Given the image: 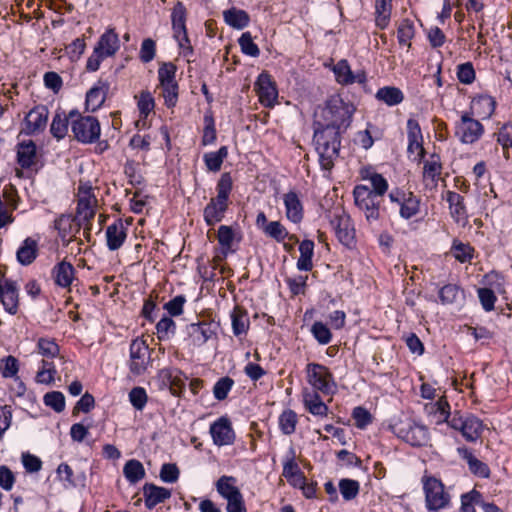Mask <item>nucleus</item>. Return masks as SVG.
<instances>
[{
	"label": "nucleus",
	"instance_id": "nucleus-11",
	"mask_svg": "<svg viewBox=\"0 0 512 512\" xmlns=\"http://www.w3.org/2000/svg\"><path fill=\"white\" fill-rule=\"evenodd\" d=\"M49 110L45 105L33 107L25 116L22 132L26 135H34L43 132L47 126Z\"/></svg>",
	"mask_w": 512,
	"mask_h": 512
},
{
	"label": "nucleus",
	"instance_id": "nucleus-18",
	"mask_svg": "<svg viewBox=\"0 0 512 512\" xmlns=\"http://www.w3.org/2000/svg\"><path fill=\"white\" fill-rule=\"evenodd\" d=\"M1 303L4 309L11 315H15L18 312L19 305V294L18 286L14 280L5 279L3 281V294Z\"/></svg>",
	"mask_w": 512,
	"mask_h": 512
},
{
	"label": "nucleus",
	"instance_id": "nucleus-14",
	"mask_svg": "<svg viewBox=\"0 0 512 512\" xmlns=\"http://www.w3.org/2000/svg\"><path fill=\"white\" fill-rule=\"evenodd\" d=\"M145 507L152 510L158 504L164 503L172 495L171 489L157 486L154 483H145L143 488Z\"/></svg>",
	"mask_w": 512,
	"mask_h": 512
},
{
	"label": "nucleus",
	"instance_id": "nucleus-42",
	"mask_svg": "<svg viewBox=\"0 0 512 512\" xmlns=\"http://www.w3.org/2000/svg\"><path fill=\"white\" fill-rule=\"evenodd\" d=\"M420 203V198L409 191L404 206L399 209L400 216L406 220L416 216L420 212Z\"/></svg>",
	"mask_w": 512,
	"mask_h": 512
},
{
	"label": "nucleus",
	"instance_id": "nucleus-34",
	"mask_svg": "<svg viewBox=\"0 0 512 512\" xmlns=\"http://www.w3.org/2000/svg\"><path fill=\"white\" fill-rule=\"evenodd\" d=\"M123 474L131 484H136L145 477V469L139 460L131 459L125 463Z\"/></svg>",
	"mask_w": 512,
	"mask_h": 512
},
{
	"label": "nucleus",
	"instance_id": "nucleus-5",
	"mask_svg": "<svg viewBox=\"0 0 512 512\" xmlns=\"http://www.w3.org/2000/svg\"><path fill=\"white\" fill-rule=\"evenodd\" d=\"M355 205L365 214L367 221H377L380 217L381 197L371 192L366 185H356L353 190Z\"/></svg>",
	"mask_w": 512,
	"mask_h": 512
},
{
	"label": "nucleus",
	"instance_id": "nucleus-49",
	"mask_svg": "<svg viewBox=\"0 0 512 512\" xmlns=\"http://www.w3.org/2000/svg\"><path fill=\"white\" fill-rule=\"evenodd\" d=\"M39 354L46 358H55L59 356L60 347L54 339L41 337L37 341Z\"/></svg>",
	"mask_w": 512,
	"mask_h": 512
},
{
	"label": "nucleus",
	"instance_id": "nucleus-35",
	"mask_svg": "<svg viewBox=\"0 0 512 512\" xmlns=\"http://www.w3.org/2000/svg\"><path fill=\"white\" fill-rule=\"evenodd\" d=\"M463 458L467 461L471 473L482 478H488L490 476L488 465L477 459L468 449H463Z\"/></svg>",
	"mask_w": 512,
	"mask_h": 512
},
{
	"label": "nucleus",
	"instance_id": "nucleus-12",
	"mask_svg": "<svg viewBox=\"0 0 512 512\" xmlns=\"http://www.w3.org/2000/svg\"><path fill=\"white\" fill-rule=\"evenodd\" d=\"M259 101L265 107H272L278 97V90L272 76L263 71L259 74L255 83Z\"/></svg>",
	"mask_w": 512,
	"mask_h": 512
},
{
	"label": "nucleus",
	"instance_id": "nucleus-31",
	"mask_svg": "<svg viewBox=\"0 0 512 512\" xmlns=\"http://www.w3.org/2000/svg\"><path fill=\"white\" fill-rule=\"evenodd\" d=\"M228 156V148L227 146H221L215 152H208L203 155V160L206 168L211 172H218L221 169V166L224 160Z\"/></svg>",
	"mask_w": 512,
	"mask_h": 512
},
{
	"label": "nucleus",
	"instance_id": "nucleus-54",
	"mask_svg": "<svg viewBox=\"0 0 512 512\" xmlns=\"http://www.w3.org/2000/svg\"><path fill=\"white\" fill-rule=\"evenodd\" d=\"M234 385V380L228 376L220 378L213 387V395L218 401L225 400Z\"/></svg>",
	"mask_w": 512,
	"mask_h": 512
},
{
	"label": "nucleus",
	"instance_id": "nucleus-26",
	"mask_svg": "<svg viewBox=\"0 0 512 512\" xmlns=\"http://www.w3.org/2000/svg\"><path fill=\"white\" fill-rule=\"evenodd\" d=\"M188 333L192 337L194 344L201 346L215 334V331L210 323L198 322L188 326Z\"/></svg>",
	"mask_w": 512,
	"mask_h": 512
},
{
	"label": "nucleus",
	"instance_id": "nucleus-56",
	"mask_svg": "<svg viewBox=\"0 0 512 512\" xmlns=\"http://www.w3.org/2000/svg\"><path fill=\"white\" fill-rule=\"evenodd\" d=\"M44 404L60 413L65 409V397L60 391H51L44 395Z\"/></svg>",
	"mask_w": 512,
	"mask_h": 512
},
{
	"label": "nucleus",
	"instance_id": "nucleus-28",
	"mask_svg": "<svg viewBox=\"0 0 512 512\" xmlns=\"http://www.w3.org/2000/svg\"><path fill=\"white\" fill-rule=\"evenodd\" d=\"M446 201L449 204L450 214L456 222L466 219L467 210L464 204V198L459 193L448 191Z\"/></svg>",
	"mask_w": 512,
	"mask_h": 512
},
{
	"label": "nucleus",
	"instance_id": "nucleus-30",
	"mask_svg": "<svg viewBox=\"0 0 512 512\" xmlns=\"http://www.w3.org/2000/svg\"><path fill=\"white\" fill-rule=\"evenodd\" d=\"M377 100L388 106H395L404 100L403 92L394 86H385L380 88L376 93Z\"/></svg>",
	"mask_w": 512,
	"mask_h": 512
},
{
	"label": "nucleus",
	"instance_id": "nucleus-3",
	"mask_svg": "<svg viewBox=\"0 0 512 512\" xmlns=\"http://www.w3.org/2000/svg\"><path fill=\"white\" fill-rule=\"evenodd\" d=\"M388 427L394 435L413 447H423L429 444L428 428L411 418H399L391 422Z\"/></svg>",
	"mask_w": 512,
	"mask_h": 512
},
{
	"label": "nucleus",
	"instance_id": "nucleus-41",
	"mask_svg": "<svg viewBox=\"0 0 512 512\" xmlns=\"http://www.w3.org/2000/svg\"><path fill=\"white\" fill-rule=\"evenodd\" d=\"M441 172H442V164L440 161V156L436 153H433L430 156V159L425 161V163H424L423 177L429 178L433 182H437Z\"/></svg>",
	"mask_w": 512,
	"mask_h": 512
},
{
	"label": "nucleus",
	"instance_id": "nucleus-8",
	"mask_svg": "<svg viewBox=\"0 0 512 512\" xmlns=\"http://www.w3.org/2000/svg\"><path fill=\"white\" fill-rule=\"evenodd\" d=\"M71 131L78 142L91 144L99 139L101 128L96 117L85 116L72 120Z\"/></svg>",
	"mask_w": 512,
	"mask_h": 512
},
{
	"label": "nucleus",
	"instance_id": "nucleus-36",
	"mask_svg": "<svg viewBox=\"0 0 512 512\" xmlns=\"http://www.w3.org/2000/svg\"><path fill=\"white\" fill-rule=\"evenodd\" d=\"M69 127V117H66L65 112L58 111L53 117L50 132L54 138L57 140L63 139L68 132Z\"/></svg>",
	"mask_w": 512,
	"mask_h": 512
},
{
	"label": "nucleus",
	"instance_id": "nucleus-52",
	"mask_svg": "<svg viewBox=\"0 0 512 512\" xmlns=\"http://www.w3.org/2000/svg\"><path fill=\"white\" fill-rule=\"evenodd\" d=\"M311 334L320 345H327L332 340L330 329L321 321H315L311 326Z\"/></svg>",
	"mask_w": 512,
	"mask_h": 512
},
{
	"label": "nucleus",
	"instance_id": "nucleus-43",
	"mask_svg": "<svg viewBox=\"0 0 512 512\" xmlns=\"http://www.w3.org/2000/svg\"><path fill=\"white\" fill-rule=\"evenodd\" d=\"M362 178L368 179L371 182V192H375L376 195L382 197L388 190L387 180L379 173L362 171Z\"/></svg>",
	"mask_w": 512,
	"mask_h": 512
},
{
	"label": "nucleus",
	"instance_id": "nucleus-2",
	"mask_svg": "<svg viewBox=\"0 0 512 512\" xmlns=\"http://www.w3.org/2000/svg\"><path fill=\"white\" fill-rule=\"evenodd\" d=\"M233 180L229 172L223 173L216 185L217 195L212 197L203 210V218L208 226L221 222L230 204Z\"/></svg>",
	"mask_w": 512,
	"mask_h": 512
},
{
	"label": "nucleus",
	"instance_id": "nucleus-40",
	"mask_svg": "<svg viewBox=\"0 0 512 512\" xmlns=\"http://www.w3.org/2000/svg\"><path fill=\"white\" fill-rule=\"evenodd\" d=\"M459 298H464V291L456 284L444 285L439 290V299L443 305L453 304Z\"/></svg>",
	"mask_w": 512,
	"mask_h": 512
},
{
	"label": "nucleus",
	"instance_id": "nucleus-33",
	"mask_svg": "<svg viewBox=\"0 0 512 512\" xmlns=\"http://www.w3.org/2000/svg\"><path fill=\"white\" fill-rule=\"evenodd\" d=\"M392 0H376L375 24L379 29H385L390 21Z\"/></svg>",
	"mask_w": 512,
	"mask_h": 512
},
{
	"label": "nucleus",
	"instance_id": "nucleus-23",
	"mask_svg": "<svg viewBox=\"0 0 512 512\" xmlns=\"http://www.w3.org/2000/svg\"><path fill=\"white\" fill-rule=\"evenodd\" d=\"M75 269L69 262L62 261L56 264L52 270L55 283L63 288L69 287L74 279Z\"/></svg>",
	"mask_w": 512,
	"mask_h": 512
},
{
	"label": "nucleus",
	"instance_id": "nucleus-13",
	"mask_svg": "<svg viewBox=\"0 0 512 512\" xmlns=\"http://www.w3.org/2000/svg\"><path fill=\"white\" fill-rule=\"evenodd\" d=\"M210 434L214 444L217 446L231 445L235 440V433L231 421L225 416L220 417L211 424Z\"/></svg>",
	"mask_w": 512,
	"mask_h": 512
},
{
	"label": "nucleus",
	"instance_id": "nucleus-48",
	"mask_svg": "<svg viewBox=\"0 0 512 512\" xmlns=\"http://www.w3.org/2000/svg\"><path fill=\"white\" fill-rule=\"evenodd\" d=\"M57 374V370L52 361L43 359L41 361V368L36 374V380L42 384H51L55 380V375Z\"/></svg>",
	"mask_w": 512,
	"mask_h": 512
},
{
	"label": "nucleus",
	"instance_id": "nucleus-15",
	"mask_svg": "<svg viewBox=\"0 0 512 512\" xmlns=\"http://www.w3.org/2000/svg\"><path fill=\"white\" fill-rule=\"evenodd\" d=\"M109 83L100 79L87 93L85 106L86 111L95 112L105 102L106 95L109 91Z\"/></svg>",
	"mask_w": 512,
	"mask_h": 512
},
{
	"label": "nucleus",
	"instance_id": "nucleus-53",
	"mask_svg": "<svg viewBox=\"0 0 512 512\" xmlns=\"http://www.w3.org/2000/svg\"><path fill=\"white\" fill-rule=\"evenodd\" d=\"M264 233L279 243H282L288 236L286 227L280 221H270L264 227Z\"/></svg>",
	"mask_w": 512,
	"mask_h": 512
},
{
	"label": "nucleus",
	"instance_id": "nucleus-10",
	"mask_svg": "<svg viewBox=\"0 0 512 512\" xmlns=\"http://www.w3.org/2000/svg\"><path fill=\"white\" fill-rule=\"evenodd\" d=\"M483 133L484 127L478 120L472 118L468 113L461 115V120L456 125L455 134L462 143L473 144Z\"/></svg>",
	"mask_w": 512,
	"mask_h": 512
},
{
	"label": "nucleus",
	"instance_id": "nucleus-50",
	"mask_svg": "<svg viewBox=\"0 0 512 512\" xmlns=\"http://www.w3.org/2000/svg\"><path fill=\"white\" fill-rule=\"evenodd\" d=\"M157 337L160 341L168 340L175 334L176 323L171 317L164 316L157 324Z\"/></svg>",
	"mask_w": 512,
	"mask_h": 512
},
{
	"label": "nucleus",
	"instance_id": "nucleus-9",
	"mask_svg": "<svg viewBox=\"0 0 512 512\" xmlns=\"http://www.w3.org/2000/svg\"><path fill=\"white\" fill-rule=\"evenodd\" d=\"M330 224L342 245L347 248L355 245V229L348 214L344 211H334L330 216Z\"/></svg>",
	"mask_w": 512,
	"mask_h": 512
},
{
	"label": "nucleus",
	"instance_id": "nucleus-17",
	"mask_svg": "<svg viewBox=\"0 0 512 512\" xmlns=\"http://www.w3.org/2000/svg\"><path fill=\"white\" fill-rule=\"evenodd\" d=\"M127 238V228L123 220L118 218L106 228V244L110 251L121 248Z\"/></svg>",
	"mask_w": 512,
	"mask_h": 512
},
{
	"label": "nucleus",
	"instance_id": "nucleus-55",
	"mask_svg": "<svg viewBox=\"0 0 512 512\" xmlns=\"http://www.w3.org/2000/svg\"><path fill=\"white\" fill-rule=\"evenodd\" d=\"M238 44L243 54L251 57H258L260 55V49L254 43L250 32H244L238 39Z\"/></svg>",
	"mask_w": 512,
	"mask_h": 512
},
{
	"label": "nucleus",
	"instance_id": "nucleus-24",
	"mask_svg": "<svg viewBox=\"0 0 512 512\" xmlns=\"http://www.w3.org/2000/svg\"><path fill=\"white\" fill-rule=\"evenodd\" d=\"M38 255V243L31 237H27L18 248L16 253L17 261L23 265L28 266L36 259Z\"/></svg>",
	"mask_w": 512,
	"mask_h": 512
},
{
	"label": "nucleus",
	"instance_id": "nucleus-51",
	"mask_svg": "<svg viewBox=\"0 0 512 512\" xmlns=\"http://www.w3.org/2000/svg\"><path fill=\"white\" fill-rule=\"evenodd\" d=\"M414 37V25L409 19H403L397 29V38L400 45L411 46V39Z\"/></svg>",
	"mask_w": 512,
	"mask_h": 512
},
{
	"label": "nucleus",
	"instance_id": "nucleus-1",
	"mask_svg": "<svg viewBox=\"0 0 512 512\" xmlns=\"http://www.w3.org/2000/svg\"><path fill=\"white\" fill-rule=\"evenodd\" d=\"M356 107L339 94L330 96L313 122V143L322 170L330 172L339 157L341 135L352 123Z\"/></svg>",
	"mask_w": 512,
	"mask_h": 512
},
{
	"label": "nucleus",
	"instance_id": "nucleus-25",
	"mask_svg": "<svg viewBox=\"0 0 512 512\" xmlns=\"http://www.w3.org/2000/svg\"><path fill=\"white\" fill-rule=\"evenodd\" d=\"M223 18L227 25L238 30L244 29L250 22L249 14L236 7H231L230 9L223 11Z\"/></svg>",
	"mask_w": 512,
	"mask_h": 512
},
{
	"label": "nucleus",
	"instance_id": "nucleus-22",
	"mask_svg": "<svg viewBox=\"0 0 512 512\" xmlns=\"http://www.w3.org/2000/svg\"><path fill=\"white\" fill-rule=\"evenodd\" d=\"M186 17L187 11L184 4L177 1L171 13L172 29L174 37H178L179 34H183V39L187 41Z\"/></svg>",
	"mask_w": 512,
	"mask_h": 512
},
{
	"label": "nucleus",
	"instance_id": "nucleus-19",
	"mask_svg": "<svg viewBox=\"0 0 512 512\" xmlns=\"http://www.w3.org/2000/svg\"><path fill=\"white\" fill-rule=\"evenodd\" d=\"M119 46L118 34L113 28H110L100 36L94 49H96L97 53L101 52L107 58L113 56L118 51Z\"/></svg>",
	"mask_w": 512,
	"mask_h": 512
},
{
	"label": "nucleus",
	"instance_id": "nucleus-60",
	"mask_svg": "<svg viewBox=\"0 0 512 512\" xmlns=\"http://www.w3.org/2000/svg\"><path fill=\"white\" fill-rule=\"evenodd\" d=\"M0 371L4 378H13L19 371V362L17 358L9 355L1 360Z\"/></svg>",
	"mask_w": 512,
	"mask_h": 512
},
{
	"label": "nucleus",
	"instance_id": "nucleus-46",
	"mask_svg": "<svg viewBox=\"0 0 512 512\" xmlns=\"http://www.w3.org/2000/svg\"><path fill=\"white\" fill-rule=\"evenodd\" d=\"M235 236H236L235 231L233 230V228L231 226L221 225L218 228L217 239H218V242L221 246L223 253L226 254L230 251H233L232 243L235 239Z\"/></svg>",
	"mask_w": 512,
	"mask_h": 512
},
{
	"label": "nucleus",
	"instance_id": "nucleus-20",
	"mask_svg": "<svg viewBox=\"0 0 512 512\" xmlns=\"http://www.w3.org/2000/svg\"><path fill=\"white\" fill-rule=\"evenodd\" d=\"M496 101L489 95H479L471 102V113L482 119H488L495 111Z\"/></svg>",
	"mask_w": 512,
	"mask_h": 512
},
{
	"label": "nucleus",
	"instance_id": "nucleus-57",
	"mask_svg": "<svg viewBox=\"0 0 512 512\" xmlns=\"http://www.w3.org/2000/svg\"><path fill=\"white\" fill-rule=\"evenodd\" d=\"M451 250L455 259L461 263L470 261L474 251L469 244H464L457 240H454Z\"/></svg>",
	"mask_w": 512,
	"mask_h": 512
},
{
	"label": "nucleus",
	"instance_id": "nucleus-38",
	"mask_svg": "<svg viewBox=\"0 0 512 512\" xmlns=\"http://www.w3.org/2000/svg\"><path fill=\"white\" fill-rule=\"evenodd\" d=\"M235 482L236 479L233 476L223 475L215 484L216 490L224 499L229 500L240 492V490L234 485Z\"/></svg>",
	"mask_w": 512,
	"mask_h": 512
},
{
	"label": "nucleus",
	"instance_id": "nucleus-63",
	"mask_svg": "<svg viewBox=\"0 0 512 512\" xmlns=\"http://www.w3.org/2000/svg\"><path fill=\"white\" fill-rule=\"evenodd\" d=\"M137 106L140 115L146 118L155 107V102L152 94L149 91H142L139 95Z\"/></svg>",
	"mask_w": 512,
	"mask_h": 512
},
{
	"label": "nucleus",
	"instance_id": "nucleus-47",
	"mask_svg": "<svg viewBox=\"0 0 512 512\" xmlns=\"http://www.w3.org/2000/svg\"><path fill=\"white\" fill-rule=\"evenodd\" d=\"M338 486L345 501H351L359 494L360 484L356 480L343 478L339 481Z\"/></svg>",
	"mask_w": 512,
	"mask_h": 512
},
{
	"label": "nucleus",
	"instance_id": "nucleus-44",
	"mask_svg": "<svg viewBox=\"0 0 512 512\" xmlns=\"http://www.w3.org/2000/svg\"><path fill=\"white\" fill-rule=\"evenodd\" d=\"M297 414L291 410H284L279 416V428L284 435H291L295 432L297 425Z\"/></svg>",
	"mask_w": 512,
	"mask_h": 512
},
{
	"label": "nucleus",
	"instance_id": "nucleus-39",
	"mask_svg": "<svg viewBox=\"0 0 512 512\" xmlns=\"http://www.w3.org/2000/svg\"><path fill=\"white\" fill-rule=\"evenodd\" d=\"M204 129L201 139L203 146L211 145L215 143L217 139V132L215 128V120L211 110H208L203 117Z\"/></svg>",
	"mask_w": 512,
	"mask_h": 512
},
{
	"label": "nucleus",
	"instance_id": "nucleus-45",
	"mask_svg": "<svg viewBox=\"0 0 512 512\" xmlns=\"http://www.w3.org/2000/svg\"><path fill=\"white\" fill-rule=\"evenodd\" d=\"M333 72L335 74L336 81L341 85L353 84L352 70L347 60L342 59L338 61L334 67Z\"/></svg>",
	"mask_w": 512,
	"mask_h": 512
},
{
	"label": "nucleus",
	"instance_id": "nucleus-32",
	"mask_svg": "<svg viewBox=\"0 0 512 512\" xmlns=\"http://www.w3.org/2000/svg\"><path fill=\"white\" fill-rule=\"evenodd\" d=\"M232 330L235 336L246 334L249 329L247 312L236 306L231 313Z\"/></svg>",
	"mask_w": 512,
	"mask_h": 512
},
{
	"label": "nucleus",
	"instance_id": "nucleus-21",
	"mask_svg": "<svg viewBox=\"0 0 512 512\" xmlns=\"http://www.w3.org/2000/svg\"><path fill=\"white\" fill-rule=\"evenodd\" d=\"M36 161V144L32 140L17 145V162L22 169L31 168Z\"/></svg>",
	"mask_w": 512,
	"mask_h": 512
},
{
	"label": "nucleus",
	"instance_id": "nucleus-61",
	"mask_svg": "<svg viewBox=\"0 0 512 512\" xmlns=\"http://www.w3.org/2000/svg\"><path fill=\"white\" fill-rule=\"evenodd\" d=\"M160 479L164 483H175L180 476V470L175 463H164L160 469Z\"/></svg>",
	"mask_w": 512,
	"mask_h": 512
},
{
	"label": "nucleus",
	"instance_id": "nucleus-7",
	"mask_svg": "<svg viewBox=\"0 0 512 512\" xmlns=\"http://www.w3.org/2000/svg\"><path fill=\"white\" fill-rule=\"evenodd\" d=\"M423 489L425 492L426 507L429 510L445 508L450 501V496L445 492L443 483L435 477L423 478Z\"/></svg>",
	"mask_w": 512,
	"mask_h": 512
},
{
	"label": "nucleus",
	"instance_id": "nucleus-37",
	"mask_svg": "<svg viewBox=\"0 0 512 512\" xmlns=\"http://www.w3.org/2000/svg\"><path fill=\"white\" fill-rule=\"evenodd\" d=\"M76 221L77 218L72 215L61 214L57 219H55L54 228L58 231L59 236L64 239L68 235L72 234L74 229L78 232Z\"/></svg>",
	"mask_w": 512,
	"mask_h": 512
},
{
	"label": "nucleus",
	"instance_id": "nucleus-62",
	"mask_svg": "<svg viewBox=\"0 0 512 512\" xmlns=\"http://www.w3.org/2000/svg\"><path fill=\"white\" fill-rule=\"evenodd\" d=\"M177 67L172 62L163 63L158 69L160 85L174 83Z\"/></svg>",
	"mask_w": 512,
	"mask_h": 512
},
{
	"label": "nucleus",
	"instance_id": "nucleus-59",
	"mask_svg": "<svg viewBox=\"0 0 512 512\" xmlns=\"http://www.w3.org/2000/svg\"><path fill=\"white\" fill-rule=\"evenodd\" d=\"M148 396L143 387H134L129 392V401L131 405L138 411H142L146 406Z\"/></svg>",
	"mask_w": 512,
	"mask_h": 512
},
{
	"label": "nucleus",
	"instance_id": "nucleus-4",
	"mask_svg": "<svg viewBox=\"0 0 512 512\" xmlns=\"http://www.w3.org/2000/svg\"><path fill=\"white\" fill-rule=\"evenodd\" d=\"M305 370L307 381L314 390L324 395H333L335 393L337 384L328 367L319 363H308Z\"/></svg>",
	"mask_w": 512,
	"mask_h": 512
},
{
	"label": "nucleus",
	"instance_id": "nucleus-16",
	"mask_svg": "<svg viewBox=\"0 0 512 512\" xmlns=\"http://www.w3.org/2000/svg\"><path fill=\"white\" fill-rule=\"evenodd\" d=\"M286 218L292 223L298 224L304 218L303 204L295 191H289L283 195Z\"/></svg>",
	"mask_w": 512,
	"mask_h": 512
},
{
	"label": "nucleus",
	"instance_id": "nucleus-6",
	"mask_svg": "<svg viewBox=\"0 0 512 512\" xmlns=\"http://www.w3.org/2000/svg\"><path fill=\"white\" fill-rule=\"evenodd\" d=\"M151 364V353L148 344L142 338L133 339L129 347L128 368L132 375H143Z\"/></svg>",
	"mask_w": 512,
	"mask_h": 512
},
{
	"label": "nucleus",
	"instance_id": "nucleus-29",
	"mask_svg": "<svg viewBox=\"0 0 512 512\" xmlns=\"http://www.w3.org/2000/svg\"><path fill=\"white\" fill-rule=\"evenodd\" d=\"M482 431L483 423L478 417L474 415L465 416V423L461 434L468 442H475L481 437Z\"/></svg>",
	"mask_w": 512,
	"mask_h": 512
},
{
	"label": "nucleus",
	"instance_id": "nucleus-64",
	"mask_svg": "<svg viewBox=\"0 0 512 512\" xmlns=\"http://www.w3.org/2000/svg\"><path fill=\"white\" fill-rule=\"evenodd\" d=\"M496 136L497 142L502 146L504 152H506L510 147H512V125L504 124L497 133L494 134Z\"/></svg>",
	"mask_w": 512,
	"mask_h": 512
},
{
	"label": "nucleus",
	"instance_id": "nucleus-27",
	"mask_svg": "<svg viewBox=\"0 0 512 512\" xmlns=\"http://www.w3.org/2000/svg\"><path fill=\"white\" fill-rule=\"evenodd\" d=\"M299 252L297 269L306 272L311 271L313 269L314 242L308 239L303 240L299 245Z\"/></svg>",
	"mask_w": 512,
	"mask_h": 512
},
{
	"label": "nucleus",
	"instance_id": "nucleus-58",
	"mask_svg": "<svg viewBox=\"0 0 512 512\" xmlns=\"http://www.w3.org/2000/svg\"><path fill=\"white\" fill-rule=\"evenodd\" d=\"M481 498L482 494L475 489L463 494L461 497V512H476L474 506L480 504Z\"/></svg>",
	"mask_w": 512,
	"mask_h": 512
}]
</instances>
